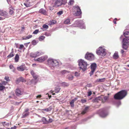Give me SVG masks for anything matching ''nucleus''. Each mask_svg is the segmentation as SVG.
Listing matches in <instances>:
<instances>
[{"mask_svg": "<svg viewBox=\"0 0 129 129\" xmlns=\"http://www.w3.org/2000/svg\"><path fill=\"white\" fill-rule=\"evenodd\" d=\"M19 56L18 54H16L15 57V62H17L19 59Z\"/></svg>", "mask_w": 129, "mask_h": 129, "instance_id": "nucleus-21", "label": "nucleus"}, {"mask_svg": "<svg viewBox=\"0 0 129 129\" xmlns=\"http://www.w3.org/2000/svg\"><path fill=\"white\" fill-rule=\"evenodd\" d=\"M69 80H73L74 78V76L72 75H70L68 77Z\"/></svg>", "mask_w": 129, "mask_h": 129, "instance_id": "nucleus-35", "label": "nucleus"}, {"mask_svg": "<svg viewBox=\"0 0 129 129\" xmlns=\"http://www.w3.org/2000/svg\"><path fill=\"white\" fill-rule=\"evenodd\" d=\"M9 68L11 69L12 70V71L15 72V69L13 65H11L9 66Z\"/></svg>", "mask_w": 129, "mask_h": 129, "instance_id": "nucleus-30", "label": "nucleus"}, {"mask_svg": "<svg viewBox=\"0 0 129 129\" xmlns=\"http://www.w3.org/2000/svg\"><path fill=\"white\" fill-rule=\"evenodd\" d=\"M44 28L47 29L48 28V25L44 24L42 26Z\"/></svg>", "mask_w": 129, "mask_h": 129, "instance_id": "nucleus-42", "label": "nucleus"}, {"mask_svg": "<svg viewBox=\"0 0 129 129\" xmlns=\"http://www.w3.org/2000/svg\"><path fill=\"white\" fill-rule=\"evenodd\" d=\"M105 80V78H103L102 79H100L99 80V81L100 82H103Z\"/></svg>", "mask_w": 129, "mask_h": 129, "instance_id": "nucleus-53", "label": "nucleus"}, {"mask_svg": "<svg viewBox=\"0 0 129 129\" xmlns=\"http://www.w3.org/2000/svg\"><path fill=\"white\" fill-rule=\"evenodd\" d=\"M32 37V35H29L25 37H23L22 38V39L24 40H27L31 38Z\"/></svg>", "mask_w": 129, "mask_h": 129, "instance_id": "nucleus-27", "label": "nucleus"}, {"mask_svg": "<svg viewBox=\"0 0 129 129\" xmlns=\"http://www.w3.org/2000/svg\"><path fill=\"white\" fill-rule=\"evenodd\" d=\"M0 15L5 18H8L9 17L8 14L7 12L0 9Z\"/></svg>", "mask_w": 129, "mask_h": 129, "instance_id": "nucleus-9", "label": "nucleus"}, {"mask_svg": "<svg viewBox=\"0 0 129 129\" xmlns=\"http://www.w3.org/2000/svg\"><path fill=\"white\" fill-rule=\"evenodd\" d=\"M42 120L43 122H45V123H47L46 121H47V120H46V119L44 117H43L42 119Z\"/></svg>", "mask_w": 129, "mask_h": 129, "instance_id": "nucleus-39", "label": "nucleus"}, {"mask_svg": "<svg viewBox=\"0 0 129 129\" xmlns=\"http://www.w3.org/2000/svg\"><path fill=\"white\" fill-rule=\"evenodd\" d=\"M117 20V19H116V18L114 19V20L113 21V22H114V23L115 24H116V20Z\"/></svg>", "mask_w": 129, "mask_h": 129, "instance_id": "nucleus-57", "label": "nucleus"}, {"mask_svg": "<svg viewBox=\"0 0 129 129\" xmlns=\"http://www.w3.org/2000/svg\"><path fill=\"white\" fill-rule=\"evenodd\" d=\"M48 62L49 65L53 67L58 66L59 64L58 62L56 60L51 58L48 59Z\"/></svg>", "mask_w": 129, "mask_h": 129, "instance_id": "nucleus-3", "label": "nucleus"}, {"mask_svg": "<svg viewBox=\"0 0 129 129\" xmlns=\"http://www.w3.org/2000/svg\"><path fill=\"white\" fill-rule=\"evenodd\" d=\"M60 88H56V87L55 89V92L56 93H58L59 92L60 89Z\"/></svg>", "mask_w": 129, "mask_h": 129, "instance_id": "nucleus-32", "label": "nucleus"}, {"mask_svg": "<svg viewBox=\"0 0 129 129\" xmlns=\"http://www.w3.org/2000/svg\"><path fill=\"white\" fill-rule=\"evenodd\" d=\"M64 23L65 24H70V19L69 18H67L64 21Z\"/></svg>", "mask_w": 129, "mask_h": 129, "instance_id": "nucleus-26", "label": "nucleus"}, {"mask_svg": "<svg viewBox=\"0 0 129 129\" xmlns=\"http://www.w3.org/2000/svg\"><path fill=\"white\" fill-rule=\"evenodd\" d=\"M81 101L82 103H83L86 102V99H82L81 100Z\"/></svg>", "mask_w": 129, "mask_h": 129, "instance_id": "nucleus-50", "label": "nucleus"}, {"mask_svg": "<svg viewBox=\"0 0 129 129\" xmlns=\"http://www.w3.org/2000/svg\"><path fill=\"white\" fill-rule=\"evenodd\" d=\"M78 99L77 98H75L74 99H73L72 100V101H73L74 102H75V101H76Z\"/></svg>", "mask_w": 129, "mask_h": 129, "instance_id": "nucleus-58", "label": "nucleus"}, {"mask_svg": "<svg viewBox=\"0 0 129 129\" xmlns=\"http://www.w3.org/2000/svg\"><path fill=\"white\" fill-rule=\"evenodd\" d=\"M96 53L99 55L105 56L106 54L105 50L102 48H100L96 51Z\"/></svg>", "mask_w": 129, "mask_h": 129, "instance_id": "nucleus-5", "label": "nucleus"}, {"mask_svg": "<svg viewBox=\"0 0 129 129\" xmlns=\"http://www.w3.org/2000/svg\"><path fill=\"white\" fill-rule=\"evenodd\" d=\"M14 55V54L13 52L12 51L8 56L7 57L8 58H10L13 57Z\"/></svg>", "mask_w": 129, "mask_h": 129, "instance_id": "nucleus-23", "label": "nucleus"}, {"mask_svg": "<svg viewBox=\"0 0 129 129\" xmlns=\"http://www.w3.org/2000/svg\"><path fill=\"white\" fill-rule=\"evenodd\" d=\"M113 58L115 59H118L119 57V55L118 53L117 52L115 53L113 56Z\"/></svg>", "mask_w": 129, "mask_h": 129, "instance_id": "nucleus-19", "label": "nucleus"}, {"mask_svg": "<svg viewBox=\"0 0 129 129\" xmlns=\"http://www.w3.org/2000/svg\"><path fill=\"white\" fill-rule=\"evenodd\" d=\"M74 8L77 11L76 14L77 15H81L82 12L79 6H75L74 7Z\"/></svg>", "mask_w": 129, "mask_h": 129, "instance_id": "nucleus-12", "label": "nucleus"}, {"mask_svg": "<svg viewBox=\"0 0 129 129\" xmlns=\"http://www.w3.org/2000/svg\"><path fill=\"white\" fill-rule=\"evenodd\" d=\"M53 120L49 118V119L48 121H46V123H51L52 122Z\"/></svg>", "mask_w": 129, "mask_h": 129, "instance_id": "nucleus-44", "label": "nucleus"}, {"mask_svg": "<svg viewBox=\"0 0 129 129\" xmlns=\"http://www.w3.org/2000/svg\"><path fill=\"white\" fill-rule=\"evenodd\" d=\"M96 64L95 63H93L91 64L90 68L91 71L89 73L90 76L93 74L96 68Z\"/></svg>", "mask_w": 129, "mask_h": 129, "instance_id": "nucleus-7", "label": "nucleus"}, {"mask_svg": "<svg viewBox=\"0 0 129 129\" xmlns=\"http://www.w3.org/2000/svg\"><path fill=\"white\" fill-rule=\"evenodd\" d=\"M29 114V112H23L22 114V116L21 118H24L28 116Z\"/></svg>", "mask_w": 129, "mask_h": 129, "instance_id": "nucleus-17", "label": "nucleus"}, {"mask_svg": "<svg viewBox=\"0 0 129 129\" xmlns=\"http://www.w3.org/2000/svg\"><path fill=\"white\" fill-rule=\"evenodd\" d=\"M62 0H57L55 3V5L57 7L59 6L62 4Z\"/></svg>", "mask_w": 129, "mask_h": 129, "instance_id": "nucleus-13", "label": "nucleus"}, {"mask_svg": "<svg viewBox=\"0 0 129 129\" xmlns=\"http://www.w3.org/2000/svg\"><path fill=\"white\" fill-rule=\"evenodd\" d=\"M127 94V92L125 90H122L115 94L114 98L115 100H121L124 98Z\"/></svg>", "mask_w": 129, "mask_h": 129, "instance_id": "nucleus-1", "label": "nucleus"}, {"mask_svg": "<svg viewBox=\"0 0 129 129\" xmlns=\"http://www.w3.org/2000/svg\"><path fill=\"white\" fill-rule=\"evenodd\" d=\"M32 44L34 45H36L37 43L36 41L35 40H33L32 42Z\"/></svg>", "mask_w": 129, "mask_h": 129, "instance_id": "nucleus-55", "label": "nucleus"}, {"mask_svg": "<svg viewBox=\"0 0 129 129\" xmlns=\"http://www.w3.org/2000/svg\"><path fill=\"white\" fill-rule=\"evenodd\" d=\"M92 94L91 91H89V96H90Z\"/></svg>", "mask_w": 129, "mask_h": 129, "instance_id": "nucleus-64", "label": "nucleus"}, {"mask_svg": "<svg viewBox=\"0 0 129 129\" xmlns=\"http://www.w3.org/2000/svg\"><path fill=\"white\" fill-rule=\"evenodd\" d=\"M32 76L34 79L35 80L37 79L38 77V76L37 75H36L35 74L34 75H32Z\"/></svg>", "mask_w": 129, "mask_h": 129, "instance_id": "nucleus-43", "label": "nucleus"}, {"mask_svg": "<svg viewBox=\"0 0 129 129\" xmlns=\"http://www.w3.org/2000/svg\"><path fill=\"white\" fill-rule=\"evenodd\" d=\"M124 52V51L122 49L121 50V52L122 54H123V53Z\"/></svg>", "mask_w": 129, "mask_h": 129, "instance_id": "nucleus-63", "label": "nucleus"}, {"mask_svg": "<svg viewBox=\"0 0 129 129\" xmlns=\"http://www.w3.org/2000/svg\"><path fill=\"white\" fill-rule=\"evenodd\" d=\"M74 3V0H70L69 2L68 3V5H72Z\"/></svg>", "mask_w": 129, "mask_h": 129, "instance_id": "nucleus-33", "label": "nucleus"}, {"mask_svg": "<svg viewBox=\"0 0 129 129\" xmlns=\"http://www.w3.org/2000/svg\"><path fill=\"white\" fill-rule=\"evenodd\" d=\"M32 0H26V2L24 3L23 4L26 7H28L32 5Z\"/></svg>", "mask_w": 129, "mask_h": 129, "instance_id": "nucleus-10", "label": "nucleus"}, {"mask_svg": "<svg viewBox=\"0 0 129 129\" xmlns=\"http://www.w3.org/2000/svg\"><path fill=\"white\" fill-rule=\"evenodd\" d=\"M62 86L64 87H65L66 86H69V84L66 82H62L61 83Z\"/></svg>", "mask_w": 129, "mask_h": 129, "instance_id": "nucleus-28", "label": "nucleus"}, {"mask_svg": "<svg viewBox=\"0 0 129 129\" xmlns=\"http://www.w3.org/2000/svg\"><path fill=\"white\" fill-rule=\"evenodd\" d=\"M45 35L47 36H48L50 35V34H48L47 33H45Z\"/></svg>", "mask_w": 129, "mask_h": 129, "instance_id": "nucleus-59", "label": "nucleus"}, {"mask_svg": "<svg viewBox=\"0 0 129 129\" xmlns=\"http://www.w3.org/2000/svg\"><path fill=\"white\" fill-rule=\"evenodd\" d=\"M9 13L11 15H12L14 13V11L13 10L11 9H10L9 11Z\"/></svg>", "mask_w": 129, "mask_h": 129, "instance_id": "nucleus-38", "label": "nucleus"}, {"mask_svg": "<svg viewBox=\"0 0 129 129\" xmlns=\"http://www.w3.org/2000/svg\"><path fill=\"white\" fill-rule=\"evenodd\" d=\"M107 115L106 113H105L104 112H103L100 114V115L102 117H106Z\"/></svg>", "mask_w": 129, "mask_h": 129, "instance_id": "nucleus-22", "label": "nucleus"}, {"mask_svg": "<svg viewBox=\"0 0 129 129\" xmlns=\"http://www.w3.org/2000/svg\"><path fill=\"white\" fill-rule=\"evenodd\" d=\"M9 7L10 8H11V9H12L13 10H14V8L13 7H12L11 5H9Z\"/></svg>", "mask_w": 129, "mask_h": 129, "instance_id": "nucleus-61", "label": "nucleus"}, {"mask_svg": "<svg viewBox=\"0 0 129 129\" xmlns=\"http://www.w3.org/2000/svg\"><path fill=\"white\" fill-rule=\"evenodd\" d=\"M15 93L17 96H19L20 95L22 94V93L20 90L18 89H17L16 90Z\"/></svg>", "mask_w": 129, "mask_h": 129, "instance_id": "nucleus-15", "label": "nucleus"}, {"mask_svg": "<svg viewBox=\"0 0 129 129\" xmlns=\"http://www.w3.org/2000/svg\"><path fill=\"white\" fill-rule=\"evenodd\" d=\"M94 58V56L92 54L89 53V60H92Z\"/></svg>", "mask_w": 129, "mask_h": 129, "instance_id": "nucleus-20", "label": "nucleus"}, {"mask_svg": "<svg viewBox=\"0 0 129 129\" xmlns=\"http://www.w3.org/2000/svg\"><path fill=\"white\" fill-rule=\"evenodd\" d=\"M45 38V37L43 36H41L39 37V41H41L44 40Z\"/></svg>", "mask_w": 129, "mask_h": 129, "instance_id": "nucleus-31", "label": "nucleus"}, {"mask_svg": "<svg viewBox=\"0 0 129 129\" xmlns=\"http://www.w3.org/2000/svg\"><path fill=\"white\" fill-rule=\"evenodd\" d=\"M30 74L32 76L33 75H34V74H35V73H34V71L33 70H31L30 71Z\"/></svg>", "mask_w": 129, "mask_h": 129, "instance_id": "nucleus-52", "label": "nucleus"}, {"mask_svg": "<svg viewBox=\"0 0 129 129\" xmlns=\"http://www.w3.org/2000/svg\"><path fill=\"white\" fill-rule=\"evenodd\" d=\"M74 102L72 100L70 102V104L71 107H74Z\"/></svg>", "mask_w": 129, "mask_h": 129, "instance_id": "nucleus-34", "label": "nucleus"}, {"mask_svg": "<svg viewBox=\"0 0 129 129\" xmlns=\"http://www.w3.org/2000/svg\"><path fill=\"white\" fill-rule=\"evenodd\" d=\"M41 97V95H37V96L36 97H37V98H40Z\"/></svg>", "mask_w": 129, "mask_h": 129, "instance_id": "nucleus-62", "label": "nucleus"}, {"mask_svg": "<svg viewBox=\"0 0 129 129\" xmlns=\"http://www.w3.org/2000/svg\"><path fill=\"white\" fill-rule=\"evenodd\" d=\"M122 48L125 50H126L129 45V41L127 39L124 38L123 39Z\"/></svg>", "mask_w": 129, "mask_h": 129, "instance_id": "nucleus-6", "label": "nucleus"}, {"mask_svg": "<svg viewBox=\"0 0 129 129\" xmlns=\"http://www.w3.org/2000/svg\"><path fill=\"white\" fill-rule=\"evenodd\" d=\"M29 110V109L28 108H26L25 110L24 111V112H28V111Z\"/></svg>", "mask_w": 129, "mask_h": 129, "instance_id": "nucleus-56", "label": "nucleus"}, {"mask_svg": "<svg viewBox=\"0 0 129 129\" xmlns=\"http://www.w3.org/2000/svg\"><path fill=\"white\" fill-rule=\"evenodd\" d=\"M78 62L80 69H82L83 71L86 70L87 64V62L82 59L79 60Z\"/></svg>", "mask_w": 129, "mask_h": 129, "instance_id": "nucleus-2", "label": "nucleus"}, {"mask_svg": "<svg viewBox=\"0 0 129 129\" xmlns=\"http://www.w3.org/2000/svg\"><path fill=\"white\" fill-rule=\"evenodd\" d=\"M7 83V82L5 81H3V82H2V83H0V85H6Z\"/></svg>", "mask_w": 129, "mask_h": 129, "instance_id": "nucleus-40", "label": "nucleus"}, {"mask_svg": "<svg viewBox=\"0 0 129 129\" xmlns=\"http://www.w3.org/2000/svg\"><path fill=\"white\" fill-rule=\"evenodd\" d=\"M26 67L25 64H22L18 67L17 68V69L19 71H23L25 70Z\"/></svg>", "mask_w": 129, "mask_h": 129, "instance_id": "nucleus-11", "label": "nucleus"}, {"mask_svg": "<svg viewBox=\"0 0 129 129\" xmlns=\"http://www.w3.org/2000/svg\"><path fill=\"white\" fill-rule=\"evenodd\" d=\"M56 22V20H52L50 21L49 22V23L50 24V25H52L53 24H55Z\"/></svg>", "mask_w": 129, "mask_h": 129, "instance_id": "nucleus-29", "label": "nucleus"}, {"mask_svg": "<svg viewBox=\"0 0 129 129\" xmlns=\"http://www.w3.org/2000/svg\"><path fill=\"white\" fill-rule=\"evenodd\" d=\"M108 97L107 96H105L104 97L103 99L104 100L102 99L101 97H99L96 98L93 101L94 102H99L101 101V102L104 103L106 102L108 99Z\"/></svg>", "mask_w": 129, "mask_h": 129, "instance_id": "nucleus-4", "label": "nucleus"}, {"mask_svg": "<svg viewBox=\"0 0 129 129\" xmlns=\"http://www.w3.org/2000/svg\"><path fill=\"white\" fill-rule=\"evenodd\" d=\"M43 111H44L48 112L49 111L48 108H46V109H43L42 110Z\"/></svg>", "mask_w": 129, "mask_h": 129, "instance_id": "nucleus-51", "label": "nucleus"}, {"mask_svg": "<svg viewBox=\"0 0 129 129\" xmlns=\"http://www.w3.org/2000/svg\"><path fill=\"white\" fill-rule=\"evenodd\" d=\"M36 53L37 56L41 55L44 54V53L41 51H37Z\"/></svg>", "mask_w": 129, "mask_h": 129, "instance_id": "nucleus-24", "label": "nucleus"}, {"mask_svg": "<svg viewBox=\"0 0 129 129\" xmlns=\"http://www.w3.org/2000/svg\"><path fill=\"white\" fill-rule=\"evenodd\" d=\"M16 128H17V127L16 126H15L13 127H12L11 128V129H15Z\"/></svg>", "mask_w": 129, "mask_h": 129, "instance_id": "nucleus-60", "label": "nucleus"}, {"mask_svg": "<svg viewBox=\"0 0 129 129\" xmlns=\"http://www.w3.org/2000/svg\"><path fill=\"white\" fill-rule=\"evenodd\" d=\"M63 13V12L62 11H59L57 13V14L59 15H60L61 14H62Z\"/></svg>", "mask_w": 129, "mask_h": 129, "instance_id": "nucleus-46", "label": "nucleus"}, {"mask_svg": "<svg viewBox=\"0 0 129 129\" xmlns=\"http://www.w3.org/2000/svg\"><path fill=\"white\" fill-rule=\"evenodd\" d=\"M80 74L77 72H76L75 73V75L76 76L78 77L79 76Z\"/></svg>", "mask_w": 129, "mask_h": 129, "instance_id": "nucleus-48", "label": "nucleus"}, {"mask_svg": "<svg viewBox=\"0 0 129 129\" xmlns=\"http://www.w3.org/2000/svg\"><path fill=\"white\" fill-rule=\"evenodd\" d=\"M85 58L87 60H89V52H87L85 56Z\"/></svg>", "mask_w": 129, "mask_h": 129, "instance_id": "nucleus-36", "label": "nucleus"}, {"mask_svg": "<svg viewBox=\"0 0 129 129\" xmlns=\"http://www.w3.org/2000/svg\"><path fill=\"white\" fill-rule=\"evenodd\" d=\"M5 79L7 81H10V79H9V77L8 76H6L5 78Z\"/></svg>", "mask_w": 129, "mask_h": 129, "instance_id": "nucleus-45", "label": "nucleus"}, {"mask_svg": "<svg viewBox=\"0 0 129 129\" xmlns=\"http://www.w3.org/2000/svg\"><path fill=\"white\" fill-rule=\"evenodd\" d=\"M124 35L126 38L129 40V32H125L124 34Z\"/></svg>", "mask_w": 129, "mask_h": 129, "instance_id": "nucleus-18", "label": "nucleus"}, {"mask_svg": "<svg viewBox=\"0 0 129 129\" xmlns=\"http://www.w3.org/2000/svg\"><path fill=\"white\" fill-rule=\"evenodd\" d=\"M89 109L88 107H86L82 111L80 114H79V115L82 114L83 115L85 114L88 111Z\"/></svg>", "mask_w": 129, "mask_h": 129, "instance_id": "nucleus-14", "label": "nucleus"}, {"mask_svg": "<svg viewBox=\"0 0 129 129\" xmlns=\"http://www.w3.org/2000/svg\"><path fill=\"white\" fill-rule=\"evenodd\" d=\"M69 72L66 70H63L61 72V73L62 74H64L66 73L67 72Z\"/></svg>", "mask_w": 129, "mask_h": 129, "instance_id": "nucleus-54", "label": "nucleus"}, {"mask_svg": "<svg viewBox=\"0 0 129 129\" xmlns=\"http://www.w3.org/2000/svg\"><path fill=\"white\" fill-rule=\"evenodd\" d=\"M5 88V87L3 85H0V90L2 91Z\"/></svg>", "mask_w": 129, "mask_h": 129, "instance_id": "nucleus-37", "label": "nucleus"}, {"mask_svg": "<svg viewBox=\"0 0 129 129\" xmlns=\"http://www.w3.org/2000/svg\"><path fill=\"white\" fill-rule=\"evenodd\" d=\"M20 81L22 82H24V81H26L22 77H21L20 78Z\"/></svg>", "mask_w": 129, "mask_h": 129, "instance_id": "nucleus-47", "label": "nucleus"}, {"mask_svg": "<svg viewBox=\"0 0 129 129\" xmlns=\"http://www.w3.org/2000/svg\"><path fill=\"white\" fill-rule=\"evenodd\" d=\"M39 32L38 29L35 30L33 33V34H37Z\"/></svg>", "mask_w": 129, "mask_h": 129, "instance_id": "nucleus-41", "label": "nucleus"}, {"mask_svg": "<svg viewBox=\"0 0 129 129\" xmlns=\"http://www.w3.org/2000/svg\"><path fill=\"white\" fill-rule=\"evenodd\" d=\"M24 48V45H23L21 44L20 45L19 47V48L20 49H22V48Z\"/></svg>", "mask_w": 129, "mask_h": 129, "instance_id": "nucleus-49", "label": "nucleus"}, {"mask_svg": "<svg viewBox=\"0 0 129 129\" xmlns=\"http://www.w3.org/2000/svg\"><path fill=\"white\" fill-rule=\"evenodd\" d=\"M30 57L32 58L35 57H37L36 52L35 53H31L30 54Z\"/></svg>", "mask_w": 129, "mask_h": 129, "instance_id": "nucleus-25", "label": "nucleus"}, {"mask_svg": "<svg viewBox=\"0 0 129 129\" xmlns=\"http://www.w3.org/2000/svg\"><path fill=\"white\" fill-rule=\"evenodd\" d=\"M39 12L40 13H41L44 15L46 14L47 13L46 11L43 9H40Z\"/></svg>", "mask_w": 129, "mask_h": 129, "instance_id": "nucleus-16", "label": "nucleus"}, {"mask_svg": "<svg viewBox=\"0 0 129 129\" xmlns=\"http://www.w3.org/2000/svg\"><path fill=\"white\" fill-rule=\"evenodd\" d=\"M48 57L46 56H43L37 59H35V60L40 62H42L46 59Z\"/></svg>", "mask_w": 129, "mask_h": 129, "instance_id": "nucleus-8", "label": "nucleus"}]
</instances>
